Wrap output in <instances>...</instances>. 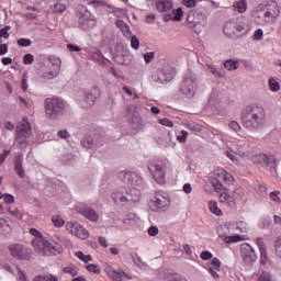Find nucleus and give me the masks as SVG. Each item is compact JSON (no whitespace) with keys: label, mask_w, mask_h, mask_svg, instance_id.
Here are the masks:
<instances>
[{"label":"nucleus","mask_w":281,"mask_h":281,"mask_svg":"<svg viewBox=\"0 0 281 281\" xmlns=\"http://www.w3.org/2000/svg\"><path fill=\"white\" fill-rule=\"evenodd\" d=\"M209 210L212 214H215V216H221L223 214V211L218 209V203L214 200L209 201Z\"/></svg>","instance_id":"c9c22d12"},{"label":"nucleus","mask_w":281,"mask_h":281,"mask_svg":"<svg viewBox=\"0 0 281 281\" xmlns=\"http://www.w3.org/2000/svg\"><path fill=\"white\" fill-rule=\"evenodd\" d=\"M14 170L21 179L25 178V170L23 169V154L16 156L14 161Z\"/></svg>","instance_id":"393cba45"},{"label":"nucleus","mask_w":281,"mask_h":281,"mask_svg":"<svg viewBox=\"0 0 281 281\" xmlns=\"http://www.w3.org/2000/svg\"><path fill=\"white\" fill-rule=\"evenodd\" d=\"M270 199L274 203H280V191H273L270 193Z\"/></svg>","instance_id":"69168bd1"},{"label":"nucleus","mask_w":281,"mask_h":281,"mask_svg":"<svg viewBox=\"0 0 281 281\" xmlns=\"http://www.w3.org/2000/svg\"><path fill=\"white\" fill-rule=\"evenodd\" d=\"M139 217H136L135 214H131L123 220V225H125V227H134V225H137Z\"/></svg>","instance_id":"72a5a7b5"},{"label":"nucleus","mask_w":281,"mask_h":281,"mask_svg":"<svg viewBox=\"0 0 281 281\" xmlns=\"http://www.w3.org/2000/svg\"><path fill=\"white\" fill-rule=\"evenodd\" d=\"M67 7L63 3H57L54 5V12H65Z\"/></svg>","instance_id":"774afa93"},{"label":"nucleus","mask_w":281,"mask_h":281,"mask_svg":"<svg viewBox=\"0 0 281 281\" xmlns=\"http://www.w3.org/2000/svg\"><path fill=\"white\" fill-rule=\"evenodd\" d=\"M52 223L56 227H63V225H65V220H63V217L59 216V215H53L52 216Z\"/></svg>","instance_id":"a18cd8bd"},{"label":"nucleus","mask_w":281,"mask_h":281,"mask_svg":"<svg viewBox=\"0 0 281 281\" xmlns=\"http://www.w3.org/2000/svg\"><path fill=\"white\" fill-rule=\"evenodd\" d=\"M228 127L231 128V131H234V133H240L241 131L240 124L236 121H231L228 123Z\"/></svg>","instance_id":"09e8293b"},{"label":"nucleus","mask_w":281,"mask_h":281,"mask_svg":"<svg viewBox=\"0 0 281 281\" xmlns=\"http://www.w3.org/2000/svg\"><path fill=\"white\" fill-rule=\"evenodd\" d=\"M256 192H258V194H259L260 196H266V195H267V186H265V184H258V186L256 187Z\"/></svg>","instance_id":"4d7b16f0"},{"label":"nucleus","mask_w":281,"mask_h":281,"mask_svg":"<svg viewBox=\"0 0 281 281\" xmlns=\"http://www.w3.org/2000/svg\"><path fill=\"white\" fill-rule=\"evenodd\" d=\"M3 199H4V203H7V205L14 204V195H12V194L5 193Z\"/></svg>","instance_id":"e2e57ef3"},{"label":"nucleus","mask_w":281,"mask_h":281,"mask_svg":"<svg viewBox=\"0 0 281 281\" xmlns=\"http://www.w3.org/2000/svg\"><path fill=\"white\" fill-rule=\"evenodd\" d=\"M100 98V89L94 88L90 92H85L83 98L80 101L82 109H91L95 104V100Z\"/></svg>","instance_id":"dca6fc26"},{"label":"nucleus","mask_w":281,"mask_h":281,"mask_svg":"<svg viewBox=\"0 0 281 281\" xmlns=\"http://www.w3.org/2000/svg\"><path fill=\"white\" fill-rule=\"evenodd\" d=\"M175 67L170 66V64H164L160 69L153 74L151 78L158 85H166V82L175 80Z\"/></svg>","instance_id":"1a4fd4ad"},{"label":"nucleus","mask_w":281,"mask_h":281,"mask_svg":"<svg viewBox=\"0 0 281 281\" xmlns=\"http://www.w3.org/2000/svg\"><path fill=\"white\" fill-rule=\"evenodd\" d=\"M224 34L229 37L236 36V23L227 22L224 26Z\"/></svg>","instance_id":"473e14b6"},{"label":"nucleus","mask_w":281,"mask_h":281,"mask_svg":"<svg viewBox=\"0 0 281 281\" xmlns=\"http://www.w3.org/2000/svg\"><path fill=\"white\" fill-rule=\"evenodd\" d=\"M127 120L132 128H142V116L137 112V105L131 104L127 106Z\"/></svg>","instance_id":"2eb2a0df"},{"label":"nucleus","mask_w":281,"mask_h":281,"mask_svg":"<svg viewBox=\"0 0 281 281\" xmlns=\"http://www.w3.org/2000/svg\"><path fill=\"white\" fill-rule=\"evenodd\" d=\"M257 281H271V274L268 272H261L259 273Z\"/></svg>","instance_id":"680f3d73"},{"label":"nucleus","mask_w":281,"mask_h":281,"mask_svg":"<svg viewBox=\"0 0 281 281\" xmlns=\"http://www.w3.org/2000/svg\"><path fill=\"white\" fill-rule=\"evenodd\" d=\"M45 113L48 120H57L65 113V101L60 98H47L44 101Z\"/></svg>","instance_id":"0eeeda50"},{"label":"nucleus","mask_w":281,"mask_h":281,"mask_svg":"<svg viewBox=\"0 0 281 281\" xmlns=\"http://www.w3.org/2000/svg\"><path fill=\"white\" fill-rule=\"evenodd\" d=\"M19 102L21 106H24V109H32V102L25 100L23 97L19 98Z\"/></svg>","instance_id":"052dcab7"},{"label":"nucleus","mask_w":281,"mask_h":281,"mask_svg":"<svg viewBox=\"0 0 281 281\" xmlns=\"http://www.w3.org/2000/svg\"><path fill=\"white\" fill-rule=\"evenodd\" d=\"M132 260L137 269H140L142 271H150V266H148V263H146V261H144L139 255H132Z\"/></svg>","instance_id":"a878e982"},{"label":"nucleus","mask_w":281,"mask_h":281,"mask_svg":"<svg viewBox=\"0 0 281 281\" xmlns=\"http://www.w3.org/2000/svg\"><path fill=\"white\" fill-rule=\"evenodd\" d=\"M23 63L24 65H32V63H34V55L32 54L24 55Z\"/></svg>","instance_id":"0e129e2a"},{"label":"nucleus","mask_w":281,"mask_h":281,"mask_svg":"<svg viewBox=\"0 0 281 281\" xmlns=\"http://www.w3.org/2000/svg\"><path fill=\"white\" fill-rule=\"evenodd\" d=\"M113 271V273H116L117 276H113L114 280L116 281H125L126 280H133V277L128 276L126 272H124L122 269L115 270L113 267L111 266H106L105 267V273L109 278V272Z\"/></svg>","instance_id":"412c9836"},{"label":"nucleus","mask_w":281,"mask_h":281,"mask_svg":"<svg viewBox=\"0 0 281 281\" xmlns=\"http://www.w3.org/2000/svg\"><path fill=\"white\" fill-rule=\"evenodd\" d=\"M79 214L85 216L88 221H91V223H98L100 221V213L95 212L91 206H85L79 210Z\"/></svg>","instance_id":"6ab92c4d"},{"label":"nucleus","mask_w":281,"mask_h":281,"mask_svg":"<svg viewBox=\"0 0 281 281\" xmlns=\"http://www.w3.org/2000/svg\"><path fill=\"white\" fill-rule=\"evenodd\" d=\"M221 175H222V178L225 180V181H228L229 183H232L234 181V176L228 173L227 171L225 170H221Z\"/></svg>","instance_id":"13d9d810"},{"label":"nucleus","mask_w":281,"mask_h":281,"mask_svg":"<svg viewBox=\"0 0 281 281\" xmlns=\"http://www.w3.org/2000/svg\"><path fill=\"white\" fill-rule=\"evenodd\" d=\"M0 229L2 231L3 236H10L12 234V226L8 222L0 217Z\"/></svg>","instance_id":"f704fd0d"},{"label":"nucleus","mask_w":281,"mask_h":281,"mask_svg":"<svg viewBox=\"0 0 281 281\" xmlns=\"http://www.w3.org/2000/svg\"><path fill=\"white\" fill-rule=\"evenodd\" d=\"M224 67L227 69V71H236V69L239 67V64L237 59H228L224 61Z\"/></svg>","instance_id":"e433bc0d"},{"label":"nucleus","mask_w":281,"mask_h":281,"mask_svg":"<svg viewBox=\"0 0 281 281\" xmlns=\"http://www.w3.org/2000/svg\"><path fill=\"white\" fill-rule=\"evenodd\" d=\"M81 144H82L83 148H95V147L102 146V144L94 142L93 137H91V136H85L81 139Z\"/></svg>","instance_id":"c756f323"},{"label":"nucleus","mask_w":281,"mask_h":281,"mask_svg":"<svg viewBox=\"0 0 281 281\" xmlns=\"http://www.w3.org/2000/svg\"><path fill=\"white\" fill-rule=\"evenodd\" d=\"M205 67L207 71L214 76V78H225V71H222L221 68L211 64H206Z\"/></svg>","instance_id":"cd10ccee"},{"label":"nucleus","mask_w":281,"mask_h":281,"mask_svg":"<svg viewBox=\"0 0 281 281\" xmlns=\"http://www.w3.org/2000/svg\"><path fill=\"white\" fill-rule=\"evenodd\" d=\"M79 24L82 30H91V27H95V20L89 19V12H87L79 18Z\"/></svg>","instance_id":"5701e85b"},{"label":"nucleus","mask_w":281,"mask_h":281,"mask_svg":"<svg viewBox=\"0 0 281 281\" xmlns=\"http://www.w3.org/2000/svg\"><path fill=\"white\" fill-rule=\"evenodd\" d=\"M263 164H266V166H268V168H277L278 158H276L273 155H266Z\"/></svg>","instance_id":"4c0bfd02"},{"label":"nucleus","mask_w":281,"mask_h":281,"mask_svg":"<svg viewBox=\"0 0 281 281\" xmlns=\"http://www.w3.org/2000/svg\"><path fill=\"white\" fill-rule=\"evenodd\" d=\"M131 45L133 49H139V40L137 38V36H132Z\"/></svg>","instance_id":"338daca9"},{"label":"nucleus","mask_w":281,"mask_h":281,"mask_svg":"<svg viewBox=\"0 0 281 281\" xmlns=\"http://www.w3.org/2000/svg\"><path fill=\"white\" fill-rule=\"evenodd\" d=\"M148 170L157 183H166V162L162 160H153L148 166Z\"/></svg>","instance_id":"f8f14e48"},{"label":"nucleus","mask_w":281,"mask_h":281,"mask_svg":"<svg viewBox=\"0 0 281 281\" xmlns=\"http://www.w3.org/2000/svg\"><path fill=\"white\" fill-rule=\"evenodd\" d=\"M240 256L245 265L251 267L256 260H258V256L256 255V250L249 244H243L240 248Z\"/></svg>","instance_id":"4468645a"},{"label":"nucleus","mask_w":281,"mask_h":281,"mask_svg":"<svg viewBox=\"0 0 281 281\" xmlns=\"http://www.w3.org/2000/svg\"><path fill=\"white\" fill-rule=\"evenodd\" d=\"M9 250L13 258H18L19 260H27L30 258V250L23 247L21 244H12L9 246Z\"/></svg>","instance_id":"a211bd4d"},{"label":"nucleus","mask_w":281,"mask_h":281,"mask_svg":"<svg viewBox=\"0 0 281 281\" xmlns=\"http://www.w3.org/2000/svg\"><path fill=\"white\" fill-rule=\"evenodd\" d=\"M156 10H158V12H168V10H172V0H158L156 2Z\"/></svg>","instance_id":"bb28decb"},{"label":"nucleus","mask_w":281,"mask_h":281,"mask_svg":"<svg viewBox=\"0 0 281 281\" xmlns=\"http://www.w3.org/2000/svg\"><path fill=\"white\" fill-rule=\"evenodd\" d=\"M251 30H252L251 22H239L238 24H236V32L249 34Z\"/></svg>","instance_id":"2f4dec72"},{"label":"nucleus","mask_w":281,"mask_h":281,"mask_svg":"<svg viewBox=\"0 0 281 281\" xmlns=\"http://www.w3.org/2000/svg\"><path fill=\"white\" fill-rule=\"evenodd\" d=\"M210 269H215L216 271H221V260H218V258H213L211 260Z\"/></svg>","instance_id":"5fc2aeb1"},{"label":"nucleus","mask_w":281,"mask_h":281,"mask_svg":"<svg viewBox=\"0 0 281 281\" xmlns=\"http://www.w3.org/2000/svg\"><path fill=\"white\" fill-rule=\"evenodd\" d=\"M167 281H188L184 277H181L180 274H170L167 277Z\"/></svg>","instance_id":"864d4df0"},{"label":"nucleus","mask_w":281,"mask_h":281,"mask_svg":"<svg viewBox=\"0 0 281 281\" xmlns=\"http://www.w3.org/2000/svg\"><path fill=\"white\" fill-rule=\"evenodd\" d=\"M187 23L190 27V30H193V32H196V34H201L202 27H207V15L203 12H194L193 19L192 16H188Z\"/></svg>","instance_id":"9b49d317"},{"label":"nucleus","mask_w":281,"mask_h":281,"mask_svg":"<svg viewBox=\"0 0 281 281\" xmlns=\"http://www.w3.org/2000/svg\"><path fill=\"white\" fill-rule=\"evenodd\" d=\"M63 61L60 58L52 55L47 58L45 64H42L38 68V76L44 80H54L60 74V67Z\"/></svg>","instance_id":"39448f33"},{"label":"nucleus","mask_w":281,"mask_h":281,"mask_svg":"<svg viewBox=\"0 0 281 281\" xmlns=\"http://www.w3.org/2000/svg\"><path fill=\"white\" fill-rule=\"evenodd\" d=\"M179 91L182 95H187V98H194L196 91H199V78H196V74L189 70L180 83Z\"/></svg>","instance_id":"423d86ee"},{"label":"nucleus","mask_w":281,"mask_h":281,"mask_svg":"<svg viewBox=\"0 0 281 281\" xmlns=\"http://www.w3.org/2000/svg\"><path fill=\"white\" fill-rule=\"evenodd\" d=\"M142 199V192L137 188H132L125 191V194L117 192L113 194V200L115 203L121 201V203H139Z\"/></svg>","instance_id":"9d476101"},{"label":"nucleus","mask_w":281,"mask_h":281,"mask_svg":"<svg viewBox=\"0 0 281 281\" xmlns=\"http://www.w3.org/2000/svg\"><path fill=\"white\" fill-rule=\"evenodd\" d=\"M265 159H267V154H258L251 157L252 164H265Z\"/></svg>","instance_id":"c03bdc74"},{"label":"nucleus","mask_w":281,"mask_h":281,"mask_svg":"<svg viewBox=\"0 0 281 281\" xmlns=\"http://www.w3.org/2000/svg\"><path fill=\"white\" fill-rule=\"evenodd\" d=\"M75 256H77V258L81 260V262H85L86 265L87 262H93V257H91V255H85V252L82 251L75 252Z\"/></svg>","instance_id":"a19ab883"},{"label":"nucleus","mask_w":281,"mask_h":281,"mask_svg":"<svg viewBox=\"0 0 281 281\" xmlns=\"http://www.w3.org/2000/svg\"><path fill=\"white\" fill-rule=\"evenodd\" d=\"M234 227L235 229H238L241 234H246L248 229L247 223L245 222L225 223L217 228L218 238H221V240H224L226 245H229L232 243H243V240H245L240 235H231Z\"/></svg>","instance_id":"20e7f679"},{"label":"nucleus","mask_w":281,"mask_h":281,"mask_svg":"<svg viewBox=\"0 0 281 281\" xmlns=\"http://www.w3.org/2000/svg\"><path fill=\"white\" fill-rule=\"evenodd\" d=\"M269 89L270 91H272L273 93H278V91H280V83L278 82V80L271 78L269 79Z\"/></svg>","instance_id":"79ce46f5"},{"label":"nucleus","mask_w":281,"mask_h":281,"mask_svg":"<svg viewBox=\"0 0 281 281\" xmlns=\"http://www.w3.org/2000/svg\"><path fill=\"white\" fill-rule=\"evenodd\" d=\"M236 155L240 156L243 159H249L251 157V153L243 150V148L238 147L235 151Z\"/></svg>","instance_id":"8fccbe9b"},{"label":"nucleus","mask_w":281,"mask_h":281,"mask_svg":"<svg viewBox=\"0 0 281 281\" xmlns=\"http://www.w3.org/2000/svg\"><path fill=\"white\" fill-rule=\"evenodd\" d=\"M220 202L227 203L229 207H236V202H234V196L229 195V193L225 191L220 194Z\"/></svg>","instance_id":"7c9ffc66"},{"label":"nucleus","mask_w":281,"mask_h":281,"mask_svg":"<svg viewBox=\"0 0 281 281\" xmlns=\"http://www.w3.org/2000/svg\"><path fill=\"white\" fill-rule=\"evenodd\" d=\"M256 244H257V247L260 251V262L261 265H265L268 260V257H267V245L265 244V239L261 238V237H257L256 238Z\"/></svg>","instance_id":"4be33fe9"},{"label":"nucleus","mask_w":281,"mask_h":281,"mask_svg":"<svg viewBox=\"0 0 281 281\" xmlns=\"http://www.w3.org/2000/svg\"><path fill=\"white\" fill-rule=\"evenodd\" d=\"M18 45L20 47H30V45H32V41H30L27 38H20V40H18Z\"/></svg>","instance_id":"bf43d9fd"},{"label":"nucleus","mask_w":281,"mask_h":281,"mask_svg":"<svg viewBox=\"0 0 281 281\" xmlns=\"http://www.w3.org/2000/svg\"><path fill=\"white\" fill-rule=\"evenodd\" d=\"M151 205H154L150 206L154 212H157V210H165V207H168V205H170V199L158 194L156 199L151 201Z\"/></svg>","instance_id":"aec40b11"},{"label":"nucleus","mask_w":281,"mask_h":281,"mask_svg":"<svg viewBox=\"0 0 281 281\" xmlns=\"http://www.w3.org/2000/svg\"><path fill=\"white\" fill-rule=\"evenodd\" d=\"M33 281H58V277L48 273V274H40L36 276Z\"/></svg>","instance_id":"58836bf2"},{"label":"nucleus","mask_w":281,"mask_h":281,"mask_svg":"<svg viewBox=\"0 0 281 281\" xmlns=\"http://www.w3.org/2000/svg\"><path fill=\"white\" fill-rule=\"evenodd\" d=\"M32 135V126L30 122L24 119L19 123L15 130V142L19 144L20 148H25L27 146V137Z\"/></svg>","instance_id":"6e6552de"},{"label":"nucleus","mask_w":281,"mask_h":281,"mask_svg":"<svg viewBox=\"0 0 281 281\" xmlns=\"http://www.w3.org/2000/svg\"><path fill=\"white\" fill-rule=\"evenodd\" d=\"M172 21H181L183 11L181 9L173 10L171 12Z\"/></svg>","instance_id":"de8ad7c7"},{"label":"nucleus","mask_w":281,"mask_h":281,"mask_svg":"<svg viewBox=\"0 0 281 281\" xmlns=\"http://www.w3.org/2000/svg\"><path fill=\"white\" fill-rule=\"evenodd\" d=\"M64 273H69L72 277L78 276V267L76 266H68L63 269Z\"/></svg>","instance_id":"49530a36"},{"label":"nucleus","mask_w":281,"mask_h":281,"mask_svg":"<svg viewBox=\"0 0 281 281\" xmlns=\"http://www.w3.org/2000/svg\"><path fill=\"white\" fill-rule=\"evenodd\" d=\"M233 10L238 14H245L247 12V0L235 1L233 3Z\"/></svg>","instance_id":"c85d7f7f"},{"label":"nucleus","mask_w":281,"mask_h":281,"mask_svg":"<svg viewBox=\"0 0 281 281\" xmlns=\"http://www.w3.org/2000/svg\"><path fill=\"white\" fill-rule=\"evenodd\" d=\"M87 271H89L90 273H100V267H98V265L95 263H90L86 266Z\"/></svg>","instance_id":"603ef678"},{"label":"nucleus","mask_w":281,"mask_h":281,"mask_svg":"<svg viewBox=\"0 0 281 281\" xmlns=\"http://www.w3.org/2000/svg\"><path fill=\"white\" fill-rule=\"evenodd\" d=\"M119 179L126 186H134V188L142 183V179L133 171H121L119 173Z\"/></svg>","instance_id":"f3484780"},{"label":"nucleus","mask_w":281,"mask_h":281,"mask_svg":"<svg viewBox=\"0 0 281 281\" xmlns=\"http://www.w3.org/2000/svg\"><path fill=\"white\" fill-rule=\"evenodd\" d=\"M265 36V32L262 31V29H258L257 31H255L252 38L254 41H262Z\"/></svg>","instance_id":"6e6d98bb"},{"label":"nucleus","mask_w":281,"mask_h":281,"mask_svg":"<svg viewBox=\"0 0 281 281\" xmlns=\"http://www.w3.org/2000/svg\"><path fill=\"white\" fill-rule=\"evenodd\" d=\"M30 234L34 237L32 240L33 249L40 256H52V254H60V245L54 240H48L38 229L31 228Z\"/></svg>","instance_id":"f03ea898"},{"label":"nucleus","mask_w":281,"mask_h":281,"mask_svg":"<svg viewBox=\"0 0 281 281\" xmlns=\"http://www.w3.org/2000/svg\"><path fill=\"white\" fill-rule=\"evenodd\" d=\"M114 60L119 65H131V54L127 50L116 53V55L114 56Z\"/></svg>","instance_id":"b1692460"},{"label":"nucleus","mask_w":281,"mask_h":281,"mask_svg":"<svg viewBox=\"0 0 281 281\" xmlns=\"http://www.w3.org/2000/svg\"><path fill=\"white\" fill-rule=\"evenodd\" d=\"M66 231L68 232V234H71V236L80 238V240H87V238H89V231H87L80 225V223L76 221L67 222Z\"/></svg>","instance_id":"ddd939ff"},{"label":"nucleus","mask_w":281,"mask_h":281,"mask_svg":"<svg viewBox=\"0 0 281 281\" xmlns=\"http://www.w3.org/2000/svg\"><path fill=\"white\" fill-rule=\"evenodd\" d=\"M10 30H12L11 26L7 25L3 29L0 30V38H10Z\"/></svg>","instance_id":"3c124183"},{"label":"nucleus","mask_w":281,"mask_h":281,"mask_svg":"<svg viewBox=\"0 0 281 281\" xmlns=\"http://www.w3.org/2000/svg\"><path fill=\"white\" fill-rule=\"evenodd\" d=\"M240 120L247 131H260L267 122V111L260 104H250L241 111Z\"/></svg>","instance_id":"f257e3e1"},{"label":"nucleus","mask_w":281,"mask_h":281,"mask_svg":"<svg viewBox=\"0 0 281 281\" xmlns=\"http://www.w3.org/2000/svg\"><path fill=\"white\" fill-rule=\"evenodd\" d=\"M280 15L278 2L269 1L266 4H259L254 11L252 16L260 25H271Z\"/></svg>","instance_id":"7ed1b4c3"},{"label":"nucleus","mask_w":281,"mask_h":281,"mask_svg":"<svg viewBox=\"0 0 281 281\" xmlns=\"http://www.w3.org/2000/svg\"><path fill=\"white\" fill-rule=\"evenodd\" d=\"M274 254L281 260V235L274 240Z\"/></svg>","instance_id":"37998d69"},{"label":"nucleus","mask_w":281,"mask_h":281,"mask_svg":"<svg viewBox=\"0 0 281 281\" xmlns=\"http://www.w3.org/2000/svg\"><path fill=\"white\" fill-rule=\"evenodd\" d=\"M233 199L234 203H236V201H245V191L243 188H237L233 191Z\"/></svg>","instance_id":"ea45409f"}]
</instances>
